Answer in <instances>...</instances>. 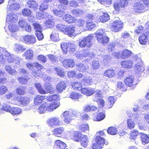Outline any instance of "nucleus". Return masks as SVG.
<instances>
[{
  "mask_svg": "<svg viewBox=\"0 0 149 149\" xmlns=\"http://www.w3.org/2000/svg\"><path fill=\"white\" fill-rule=\"evenodd\" d=\"M56 27L60 31L72 38L74 37L77 34L75 27L71 26L67 27L64 25L61 24L57 25Z\"/></svg>",
  "mask_w": 149,
  "mask_h": 149,
  "instance_id": "f257e3e1",
  "label": "nucleus"
},
{
  "mask_svg": "<svg viewBox=\"0 0 149 149\" xmlns=\"http://www.w3.org/2000/svg\"><path fill=\"white\" fill-rule=\"evenodd\" d=\"M14 58L13 55H10L3 48L0 47V62L1 63L6 64L7 62L12 63L14 61Z\"/></svg>",
  "mask_w": 149,
  "mask_h": 149,
  "instance_id": "f03ea898",
  "label": "nucleus"
},
{
  "mask_svg": "<svg viewBox=\"0 0 149 149\" xmlns=\"http://www.w3.org/2000/svg\"><path fill=\"white\" fill-rule=\"evenodd\" d=\"M77 112L74 110L64 111L61 115V117L63 118V121L66 123H69L72 120L77 117Z\"/></svg>",
  "mask_w": 149,
  "mask_h": 149,
  "instance_id": "7ed1b4c3",
  "label": "nucleus"
},
{
  "mask_svg": "<svg viewBox=\"0 0 149 149\" xmlns=\"http://www.w3.org/2000/svg\"><path fill=\"white\" fill-rule=\"evenodd\" d=\"M104 29H99L96 33L97 40L103 44L108 42L109 40V38L104 35Z\"/></svg>",
  "mask_w": 149,
  "mask_h": 149,
  "instance_id": "20e7f679",
  "label": "nucleus"
},
{
  "mask_svg": "<svg viewBox=\"0 0 149 149\" xmlns=\"http://www.w3.org/2000/svg\"><path fill=\"white\" fill-rule=\"evenodd\" d=\"M104 139L100 136H96L92 148L93 149H102L105 143Z\"/></svg>",
  "mask_w": 149,
  "mask_h": 149,
  "instance_id": "39448f33",
  "label": "nucleus"
},
{
  "mask_svg": "<svg viewBox=\"0 0 149 149\" xmlns=\"http://www.w3.org/2000/svg\"><path fill=\"white\" fill-rule=\"evenodd\" d=\"M123 23L119 19L114 21L111 24L110 29L113 32H118L123 28Z\"/></svg>",
  "mask_w": 149,
  "mask_h": 149,
  "instance_id": "423d86ee",
  "label": "nucleus"
},
{
  "mask_svg": "<svg viewBox=\"0 0 149 149\" xmlns=\"http://www.w3.org/2000/svg\"><path fill=\"white\" fill-rule=\"evenodd\" d=\"M132 54L133 53L131 51L125 49L120 52H114L113 55L117 58L120 57L124 59L129 57L132 55Z\"/></svg>",
  "mask_w": 149,
  "mask_h": 149,
  "instance_id": "0eeeda50",
  "label": "nucleus"
},
{
  "mask_svg": "<svg viewBox=\"0 0 149 149\" xmlns=\"http://www.w3.org/2000/svg\"><path fill=\"white\" fill-rule=\"evenodd\" d=\"M101 96V91H97L95 92V97L93 98V100L94 101H96L97 103L100 107L102 108L104 107L105 102L103 99L99 98Z\"/></svg>",
  "mask_w": 149,
  "mask_h": 149,
  "instance_id": "6e6552de",
  "label": "nucleus"
},
{
  "mask_svg": "<svg viewBox=\"0 0 149 149\" xmlns=\"http://www.w3.org/2000/svg\"><path fill=\"white\" fill-rule=\"evenodd\" d=\"M75 55L77 58L82 59L88 56L90 58H93L94 55L92 53H88V52L87 51H84L81 52H77L75 53Z\"/></svg>",
  "mask_w": 149,
  "mask_h": 149,
  "instance_id": "1a4fd4ad",
  "label": "nucleus"
},
{
  "mask_svg": "<svg viewBox=\"0 0 149 149\" xmlns=\"http://www.w3.org/2000/svg\"><path fill=\"white\" fill-rule=\"evenodd\" d=\"M45 19L44 23L46 28H51L54 26L55 20L52 16L48 14Z\"/></svg>",
  "mask_w": 149,
  "mask_h": 149,
  "instance_id": "9d476101",
  "label": "nucleus"
},
{
  "mask_svg": "<svg viewBox=\"0 0 149 149\" xmlns=\"http://www.w3.org/2000/svg\"><path fill=\"white\" fill-rule=\"evenodd\" d=\"M93 38L92 35L88 36L86 38H85L80 42H79V45L80 47H84L86 46L88 47L91 45V41Z\"/></svg>",
  "mask_w": 149,
  "mask_h": 149,
  "instance_id": "9b49d317",
  "label": "nucleus"
},
{
  "mask_svg": "<svg viewBox=\"0 0 149 149\" xmlns=\"http://www.w3.org/2000/svg\"><path fill=\"white\" fill-rule=\"evenodd\" d=\"M6 22L8 24L15 23L17 21V17L16 15L13 13H7Z\"/></svg>",
  "mask_w": 149,
  "mask_h": 149,
  "instance_id": "f8f14e48",
  "label": "nucleus"
},
{
  "mask_svg": "<svg viewBox=\"0 0 149 149\" xmlns=\"http://www.w3.org/2000/svg\"><path fill=\"white\" fill-rule=\"evenodd\" d=\"M15 99L19 104L24 106L29 104L30 102V98L26 97L18 96L15 98Z\"/></svg>",
  "mask_w": 149,
  "mask_h": 149,
  "instance_id": "ddd939ff",
  "label": "nucleus"
},
{
  "mask_svg": "<svg viewBox=\"0 0 149 149\" xmlns=\"http://www.w3.org/2000/svg\"><path fill=\"white\" fill-rule=\"evenodd\" d=\"M67 145L65 143L60 140H56L54 141V149H68L65 148Z\"/></svg>",
  "mask_w": 149,
  "mask_h": 149,
  "instance_id": "4468645a",
  "label": "nucleus"
},
{
  "mask_svg": "<svg viewBox=\"0 0 149 149\" xmlns=\"http://www.w3.org/2000/svg\"><path fill=\"white\" fill-rule=\"evenodd\" d=\"M24 42L27 44H33L36 42L35 37L33 35H26L23 37Z\"/></svg>",
  "mask_w": 149,
  "mask_h": 149,
  "instance_id": "2eb2a0df",
  "label": "nucleus"
},
{
  "mask_svg": "<svg viewBox=\"0 0 149 149\" xmlns=\"http://www.w3.org/2000/svg\"><path fill=\"white\" fill-rule=\"evenodd\" d=\"M63 66L66 68L69 67L73 68L75 65V62L72 59H67L64 60L63 61Z\"/></svg>",
  "mask_w": 149,
  "mask_h": 149,
  "instance_id": "dca6fc26",
  "label": "nucleus"
},
{
  "mask_svg": "<svg viewBox=\"0 0 149 149\" xmlns=\"http://www.w3.org/2000/svg\"><path fill=\"white\" fill-rule=\"evenodd\" d=\"M34 66L38 70L37 72L36 71H32V74L35 77H43V76L40 73V70L42 68V65L37 62H35L33 63Z\"/></svg>",
  "mask_w": 149,
  "mask_h": 149,
  "instance_id": "f3484780",
  "label": "nucleus"
},
{
  "mask_svg": "<svg viewBox=\"0 0 149 149\" xmlns=\"http://www.w3.org/2000/svg\"><path fill=\"white\" fill-rule=\"evenodd\" d=\"M48 123V125L51 127L59 125L61 123L59 118L56 117L50 118Z\"/></svg>",
  "mask_w": 149,
  "mask_h": 149,
  "instance_id": "a211bd4d",
  "label": "nucleus"
},
{
  "mask_svg": "<svg viewBox=\"0 0 149 149\" xmlns=\"http://www.w3.org/2000/svg\"><path fill=\"white\" fill-rule=\"evenodd\" d=\"M120 64L123 68L130 69L133 68V62L131 60L123 61L121 62Z\"/></svg>",
  "mask_w": 149,
  "mask_h": 149,
  "instance_id": "6ab92c4d",
  "label": "nucleus"
},
{
  "mask_svg": "<svg viewBox=\"0 0 149 149\" xmlns=\"http://www.w3.org/2000/svg\"><path fill=\"white\" fill-rule=\"evenodd\" d=\"M133 8L135 11L138 13H141L144 11L143 5L140 2H136L134 5Z\"/></svg>",
  "mask_w": 149,
  "mask_h": 149,
  "instance_id": "aec40b11",
  "label": "nucleus"
},
{
  "mask_svg": "<svg viewBox=\"0 0 149 149\" xmlns=\"http://www.w3.org/2000/svg\"><path fill=\"white\" fill-rule=\"evenodd\" d=\"M95 92L94 89L91 88H84L81 89V93L87 96L91 95Z\"/></svg>",
  "mask_w": 149,
  "mask_h": 149,
  "instance_id": "412c9836",
  "label": "nucleus"
},
{
  "mask_svg": "<svg viewBox=\"0 0 149 149\" xmlns=\"http://www.w3.org/2000/svg\"><path fill=\"white\" fill-rule=\"evenodd\" d=\"M60 105V102L58 101L53 102L50 104L48 103V111H52L58 107Z\"/></svg>",
  "mask_w": 149,
  "mask_h": 149,
  "instance_id": "4be33fe9",
  "label": "nucleus"
},
{
  "mask_svg": "<svg viewBox=\"0 0 149 149\" xmlns=\"http://www.w3.org/2000/svg\"><path fill=\"white\" fill-rule=\"evenodd\" d=\"M139 42L140 44L144 45L148 42V34L146 33V34H143L139 36Z\"/></svg>",
  "mask_w": 149,
  "mask_h": 149,
  "instance_id": "5701e85b",
  "label": "nucleus"
},
{
  "mask_svg": "<svg viewBox=\"0 0 149 149\" xmlns=\"http://www.w3.org/2000/svg\"><path fill=\"white\" fill-rule=\"evenodd\" d=\"M134 81V79L132 76H127L124 79V82L127 86L131 87L133 84Z\"/></svg>",
  "mask_w": 149,
  "mask_h": 149,
  "instance_id": "b1692460",
  "label": "nucleus"
},
{
  "mask_svg": "<svg viewBox=\"0 0 149 149\" xmlns=\"http://www.w3.org/2000/svg\"><path fill=\"white\" fill-rule=\"evenodd\" d=\"M66 6H62L60 9H54L53 11V13L56 16L61 17L65 13L64 10H66Z\"/></svg>",
  "mask_w": 149,
  "mask_h": 149,
  "instance_id": "393cba45",
  "label": "nucleus"
},
{
  "mask_svg": "<svg viewBox=\"0 0 149 149\" xmlns=\"http://www.w3.org/2000/svg\"><path fill=\"white\" fill-rule=\"evenodd\" d=\"M45 99V96L38 95L34 97V103L36 105H39Z\"/></svg>",
  "mask_w": 149,
  "mask_h": 149,
  "instance_id": "a878e982",
  "label": "nucleus"
},
{
  "mask_svg": "<svg viewBox=\"0 0 149 149\" xmlns=\"http://www.w3.org/2000/svg\"><path fill=\"white\" fill-rule=\"evenodd\" d=\"M38 112L40 113H44L48 111V103L45 102L42 104L37 109Z\"/></svg>",
  "mask_w": 149,
  "mask_h": 149,
  "instance_id": "bb28decb",
  "label": "nucleus"
},
{
  "mask_svg": "<svg viewBox=\"0 0 149 149\" xmlns=\"http://www.w3.org/2000/svg\"><path fill=\"white\" fill-rule=\"evenodd\" d=\"M64 128L63 127H60L54 129L53 131V135L57 137L60 136L63 134Z\"/></svg>",
  "mask_w": 149,
  "mask_h": 149,
  "instance_id": "cd10ccee",
  "label": "nucleus"
},
{
  "mask_svg": "<svg viewBox=\"0 0 149 149\" xmlns=\"http://www.w3.org/2000/svg\"><path fill=\"white\" fill-rule=\"evenodd\" d=\"M103 75L104 76L109 78H111L115 76V72L113 69L110 68L106 70Z\"/></svg>",
  "mask_w": 149,
  "mask_h": 149,
  "instance_id": "c85d7f7f",
  "label": "nucleus"
},
{
  "mask_svg": "<svg viewBox=\"0 0 149 149\" xmlns=\"http://www.w3.org/2000/svg\"><path fill=\"white\" fill-rule=\"evenodd\" d=\"M116 100V98L114 96H110L108 98V101L106 103V107L111 108Z\"/></svg>",
  "mask_w": 149,
  "mask_h": 149,
  "instance_id": "c756f323",
  "label": "nucleus"
},
{
  "mask_svg": "<svg viewBox=\"0 0 149 149\" xmlns=\"http://www.w3.org/2000/svg\"><path fill=\"white\" fill-rule=\"evenodd\" d=\"M76 68L77 70L79 72H84L87 70L88 67L86 64L82 63H78L76 65Z\"/></svg>",
  "mask_w": 149,
  "mask_h": 149,
  "instance_id": "7c9ffc66",
  "label": "nucleus"
},
{
  "mask_svg": "<svg viewBox=\"0 0 149 149\" xmlns=\"http://www.w3.org/2000/svg\"><path fill=\"white\" fill-rule=\"evenodd\" d=\"M144 66L142 65V62L138 63L136 64L135 68V70L136 72L139 73L142 72L145 70Z\"/></svg>",
  "mask_w": 149,
  "mask_h": 149,
  "instance_id": "2f4dec72",
  "label": "nucleus"
},
{
  "mask_svg": "<svg viewBox=\"0 0 149 149\" xmlns=\"http://www.w3.org/2000/svg\"><path fill=\"white\" fill-rule=\"evenodd\" d=\"M66 87V84L63 81H61L56 86V89L58 92L61 93L65 90Z\"/></svg>",
  "mask_w": 149,
  "mask_h": 149,
  "instance_id": "473e14b6",
  "label": "nucleus"
},
{
  "mask_svg": "<svg viewBox=\"0 0 149 149\" xmlns=\"http://www.w3.org/2000/svg\"><path fill=\"white\" fill-rule=\"evenodd\" d=\"M28 6L34 11H36L38 8L37 3L34 1L30 0L27 2Z\"/></svg>",
  "mask_w": 149,
  "mask_h": 149,
  "instance_id": "72a5a7b5",
  "label": "nucleus"
},
{
  "mask_svg": "<svg viewBox=\"0 0 149 149\" xmlns=\"http://www.w3.org/2000/svg\"><path fill=\"white\" fill-rule=\"evenodd\" d=\"M63 19L64 21L69 23H72L76 20L75 18L68 14H67L64 16Z\"/></svg>",
  "mask_w": 149,
  "mask_h": 149,
  "instance_id": "f704fd0d",
  "label": "nucleus"
},
{
  "mask_svg": "<svg viewBox=\"0 0 149 149\" xmlns=\"http://www.w3.org/2000/svg\"><path fill=\"white\" fill-rule=\"evenodd\" d=\"M80 141L81 146L84 148L86 147L89 141L88 137L85 135H83Z\"/></svg>",
  "mask_w": 149,
  "mask_h": 149,
  "instance_id": "c9c22d12",
  "label": "nucleus"
},
{
  "mask_svg": "<svg viewBox=\"0 0 149 149\" xmlns=\"http://www.w3.org/2000/svg\"><path fill=\"white\" fill-rule=\"evenodd\" d=\"M20 8L19 4L14 3L12 4L7 6V12H10V11L14 10L16 9H18Z\"/></svg>",
  "mask_w": 149,
  "mask_h": 149,
  "instance_id": "e433bc0d",
  "label": "nucleus"
},
{
  "mask_svg": "<svg viewBox=\"0 0 149 149\" xmlns=\"http://www.w3.org/2000/svg\"><path fill=\"white\" fill-rule=\"evenodd\" d=\"M8 26L9 30L12 33H15L19 30V28L15 23H10Z\"/></svg>",
  "mask_w": 149,
  "mask_h": 149,
  "instance_id": "4c0bfd02",
  "label": "nucleus"
},
{
  "mask_svg": "<svg viewBox=\"0 0 149 149\" xmlns=\"http://www.w3.org/2000/svg\"><path fill=\"white\" fill-rule=\"evenodd\" d=\"M23 55L27 59H32L33 56V52L32 50L29 49L26 51L24 54Z\"/></svg>",
  "mask_w": 149,
  "mask_h": 149,
  "instance_id": "58836bf2",
  "label": "nucleus"
},
{
  "mask_svg": "<svg viewBox=\"0 0 149 149\" xmlns=\"http://www.w3.org/2000/svg\"><path fill=\"white\" fill-rule=\"evenodd\" d=\"M74 136H72V139L77 142H79L83 135L80 132L76 131L74 134Z\"/></svg>",
  "mask_w": 149,
  "mask_h": 149,
  "instance_id": "ea45409f",
  "label": "nucleus"
},
{
  "mask_svg": "<svg viewBox=\"0 0 149 149\" xmlns=\"http://www.w3.org/2000/svg\"><path fill=\"white\" fill-rule=\"evenodd\" d=\"M100 19L101 22L104 23L110 19V17L107 13H104L103 15L100 16Z\"/></svg>",
  "mask_w": 149,
  "mask_h": 149,
  "instance_id": "a19ab883",
  "label": "nucleus"
},
{
  "mask_svg": "<svg viewBox=\"0 0 149 149\" xmlns=\"http://www.w3.org/2000/svg\"><path fill=\"white\" fill-rule=\"evenodd\" d=\"M5 69L10 74L13 75H15L16 74L17 72L16 70L14 69H12L10 65L6 66Z\"/></svg>",
  "mask_w": 149,
  "mask_h": 149,
  "instance_id": "79ce46f5",
  "label": "nucleus"
},
{
  "mask_svg": "<svg viewBox=\"0 0 149 149\" xmlns=\"http://www.w3.org/2000/svg\"><path fill=\"white\" fill-rule=\"evenodd\" d=\"M21 112V109L17 107H13L11 108L10 113L14 115H19Z\"/></svg>",
  "mask_w": 149,
  "mask_h": 149,
  "instance_id": "37998d69",
  "label": "nucleus"
},
{
  "mask_svg": "<svg viewBox=\"0 0 149 149\" xmlns=\"http://www.w3.org/2000/svg\"><path fill=\"white\" fill-rule=\"evenodd\" d=\"M71 85L73 89L81 90L82 86L81 84L80 83L78 82H74Z\"/></svg>",
  "mask_w": 149,
  "mask_h": 149,
  "instance_id": "c03bdc74",
  "label": "nucleus"
},
{
  "mask_svg": "<svg viewBox=\"0 0 149 149\" xmlns=\"http://www.w3.org/2000/svg\"><path fill=\"white\" fill-rule=\"evenodd\" d=\"M35 86L40 93L42 94H45V91L44 89L42 88L41 84L40 83H36Z\"/></svg>",
  "mask_w": 149,
  "mask_h": 149,
  "instance_id": "a18cd8bd",
  "label": "nucleus"
},
{
  "mask_svg": "<svg viewBox=\"0 0 149 149\" xmlns=\"http://www.w3.org/2000/svg\"><path fill=\"white\" fill-rule=\"evenodd\" d=\"M48 14L46 13H44V12H43L42 13L41 12H38L36 13V18L39 19H41L43 18H47V15Z\"/></svg>",
  "mask_w": 149,
  "mask_h": 149,
  "instance_id": "49530a36",
  "label": "nucleus"
},
{
  "mask_svg": "<svg viewBox=\"0 0 149 149\" xmlns=\"http://www.w3.org/2000/svg\"><path fill=\"white\" fill-rule=\"evenodd\" d=\"M92 78L91 77L86 76L82 79V81L85 84H91L92 83Z\"/></svg>",
  "mask_w": 149,
  "mask_h": 149,
  "instance_id": "de8ad7c7",
  "label": "nucleus"
},
{
  "mask_svg": "<svg viewBox=\"0 0 149 149\" xmlns=\"http://www.w3.org/2000/svg\"><path fill=\"white\" fill-rule=\"evenodd\" d=\"M47 100L49 101H57L59 99V96L58 95H54L47 97Z\"/></svg>",
  "mask_w": 149,
  "mask_h": 149,
  "instance_id": "09e8293b",
  "label": "nucleus"
},
{
  "mask_svg": "<svg viewBox=\"0 0 149 149\" xmlns=\"http://www.w3.org/2000/svg\"><path fill=\"white\" fill-rule=\"evenodd\" d=\"M69 97L72 99H78L81 97V95L79 93L73 92L69 95Z\"/></svg>",
  "mask_w": 149,
  "mask_h": 149,
  "instance_id": "8fccbe9b",
  "label": "nucleus"
},
{
  "mask_svg": "<svg viewBox=\"0 0 149 149\" xmlns=\"http://www.w3.org/2000/svg\"><path fill=\"white\" fill-rule=\"evenodd\" d=\"M107 132L109 134L112 135H116L117 133V130L115 127H110L107 131Z\"/></svg>",
  "mask_w": 149,
  "mask_h": 149,
  "instance_id": "3c124183",
  "label": "nucleus"
},
{
  "mask_svg": "<svg viewBox=\"0 0 149 149\" xmlns=\"http://www.w3.org/2000/svg\"><path fill=\"white\" fill-rule=\"evenodd\" d=\"M89 130V127L87 124H83L80 125L79 127V132H85L86 131H88Z\"/></svg>",
  "mask_w": 149,
  "mask_h": 149,
  "instance_id": "603ef678",
  "label": "nucleus"
},
{
  "mask_svg": "<svg viewBox=\"0 0 149 149\" xmlns=\"http://www.w3.org/2000/svg\"><path fill=\"white\" fill-rule=\"evenodd\" d=\"M127 124L128 127L130 129L134 128L135 125V123L131 119L128 120Z\"/></svg>",
  "mask_w": 149,
  "mask_h": 149,
  "instance_id": "864d4df0",
  "label": "nucleus"
},
{
  "mask_svg": "<svg viewBox=\"0 0 149 149\" xmlns=\"http://www.w3.org/2000/svg\"><path fill=\"white\" fill-rule=\"evenodd\" d=\"M72 14L76 16H79L83 13V11L82 10H73L71 11Z\"/></svg>",
  "mask_w": 149,
  "mask_h": 149,
  "instance_id": "5fc2aeb1",
  "label": "nucleus"
},
{
  "mask_svg": "<svg viewBox=\"0 0 149 149\" xmlns=\"http://www.w3.org/2000/svg\"><path fill=\"white\" fill-rule=\"evenodd\" d=\"M141 138L143 142L145 143H147L149 142V137L146 135L142 134Z\"/></svg>",
  "mask_w": 149,
  "mask_h": 149,
  "instance_id": "6e6d98bb",
  "label": "nucleus"
},
{
  "mask_svg": "<svg viewBox=\"0 0 149 149\" xmlns=\"http://www.w3.org/2000/svg\"><path fill=\"white\" fill-rule=\"evenodd\" d=\"M51 39L53 41H57L59 40L58 34L55 32H53L50 36Z\"/></svg>",
  "mask_w": 149,
  "mask_h": 149,
  "instance_id": "4d7b16f0",
  "label": "nucleus"
},
{
  "mask_svg": "<svg viewBox=\"0 0 149 149\" xmlns=\"http://www.w3.org/2000/svg\"><path fill=\"white\" fill-rule=\"evenodd\" d=\"M117 87L118 88H119L123 91H126L127 90L126 88L124 85V84L121 81L118 82Z\"/></svg>",
  "mask_w": 149,
  "mask_h": 149,
  "instance_id": "13d9d810",
  "label": "nucleus"
},
{
  "mask_svg": "<svg viewBox=\"0 0 149 149\" xmlns=\"http://www.w3.org/2000/svg\"><path fill=\"white\" fill-rule=\"evenodd\" d=\"M105 117V115L104 113H100L97 114L96 117V120H95L97 121H100L103 120Z\"/></svg>",
  "mask_w": 149,
  "mask_h": 149,
  "instance_id": "bf43d9fd",
  "label": "nucleus"
},
{
  "mask_svg": "<svg viewBox=\"0 0 149 149\" xmlns=\"http://www.w3.org/2000/svg\"><path fill=\"white\" fill-rule=\"evenodd\" d=\"M45 88V94L47 93H49L52 90V87L51 84L49 83L45 84L44 85Z\"/></svg>",
  "mask_w": 149,
  "mask_h": 149,
  "instance_id": "052dcab7",
  "label": "nucleus"
},
{
  "mask_svg": "<svg viewBox=\"0 0 149 149\" xmlns=\"http://www.w3.org/2000/svg\"><path fill=\"white\" fill-rule=\"evenodd\" d=\"M98 1L102 4L107 5L109 6L112 3V0H97Z\"/></svg>",
  "mask_w": 149,
  "mask_h": 149,
  "instance_id": "680f3d73",
  "label": "nucleus"
},
{
  "mask_svg": "<svg viewBox=\"0 0 149 149\" xmlns=\"http://www.w3.org/2000/svg\"><path fill=\"white\" fill-rule=\"evenodd\" d=\"M33 25L36 30V32L42 31V28L40 24L35 23H33Z\"/></svg>",
  "mask_w": 149,
  "mask_h": 149,
  "instance_id": "e2e57ef3",
  "label": "nucleus"
},
{
  "mask_svg": "<svg viewBox=\"0 0 149 149\" xmlns=\"http://www.w3.org/2000/svg\"><path fill=\"white\" fill-rule=\"evenodd\" d=\"M61 47L63 50V53L66 54L68 51V45L67 44L64 42H63L61 43Z\"/></svg>",
  "mask_w": 149,
  "mask_h": 149,
  "instance_id": "0e129e2a",
  "label": "nucleus"
},
{
  "mask_svg": "<svg viewBox=\"0 0 149 149\" xmlns=\"http://www.w3.org/2000/svg\"><path fill=\"white\" fill-rule=\"evenodd\" d=\"M29 79L28 77H26V78L20 77L18 78V80L19 82L22 84H26L27 80Z\"/></svg>",
  "mask_w": 149,
  "mask_h": 149,
  "instance_id": "69168bd1",
  "label": "nucleus"
},
{
  "mask_svg": "<svg viewBox=\"0 0 149 149\" xmlns=\"http://www.w3.org/2000/svg\"><path fill=\"white\" fill-rule=\"evenodd\" d=\"M24 89V88L23 87L17 88L16 90V93L19 95H23L25 93Z\"/></svg>",
  "mask_w": 149,
  "mask_h": 149,
  "instance_id": "338daca9",
  "label": "nucleus"
},
{
  "mask_svg": "<svg viewBox=\"0 0 149 149\" xmlns=\"http://www.w3.org/2000/svg\"><path fill=\"white\" fill-rule=\"evenodd\" d=\"M11 108L10 106L6 104H3L1 107L2 110L10 113V111H11Z\"/></svg>",
  "mask_w": 149,
  "mask_h": 149,
  "instance_id": "774afa93",
  "label": "nucleus"
}]
</instances>
